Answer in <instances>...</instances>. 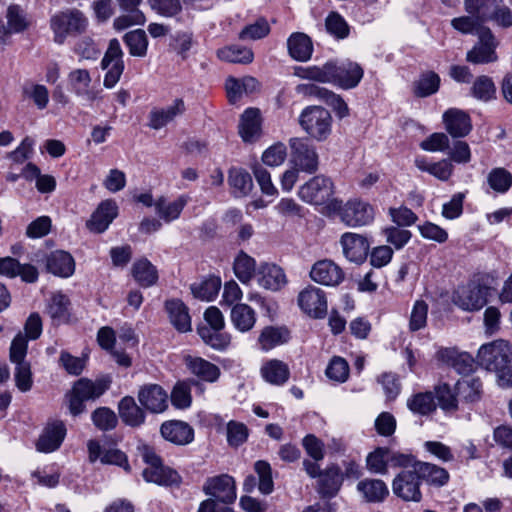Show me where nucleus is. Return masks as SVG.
I'll use <instances>...</instances> for the list:
<instances>
[{"mask_svg": "<svg viewBox=\"0 0 512 512\" xmlns=\"http://www.w3.org/2000/svg\"><path fill=\"white\" fill-rule=\"evenodd\" d=\"M441 361L453 367L459 374H468L473 370L474 359L467 353H459L453 349H443L438 352Z\"/></svg>", "mask_w": 512, "mask_h": 512, "instance_id": "obj_31", "label": "nucleus"}, {"mask_svg": "<svg viewBox=\"0 0 512 512\" xmlns=\"http://www.w3.org/2000/svg\"><path fill=\"white\" fill-rule=\"evenodd\" d=\"M340 216L341 220L348 226H364L373 221L374 209L365 201L349 200L342 208Z\"/></svg>", "mask_w": 512, "mask_h": 512, "instance_id": "obj_13", "label": "nucleus"}, {"mask_svg": "<svg viewBox=\"0 0 512 512\" xmlns=\"http://www.w3.org/2000/svg\"><path fill=\"white\" fill-rule=\"evenodd\" d=\"M68 81L73 91L78 96L89 95L88 87L91 83V76L86 69H75L68 75Z\"/></svg>", "mask_w": 512, "mask_h": 512, "instance_id": "obj_55", "label": "nucleus"}, {"mask_svg": "<svg viewBox=\"0 0 512 512\" xmlns=\"http://www.w3.org/2000/svg\"><path fill=\"white\" fill-rule=\"evenodd\" d=\"M443 122L447 132L454 138L465 137L472 130L470 116L460 109H448L443 114Z\"/></svg>", "mask_w": 512, "mask_h": 512, "instance_id": "obj_19", "label": "nucleus"}, {"mask_svg": "<svg viewBox=\"0 0 512 512\" xmlns=\"http://www.w3.org/2000/svg\"><path fill=\"white\" fill-rule=\"evenodd\" d=\"M119 416L131 427H139L145 422V412L131 396L123 397L118 404Z\"/></svg>", "mask_w": 512, "mask_h": 512, "instance_id": "obj_30", "label": "nucleus"}, {"mask_svg": "<svg viewBox=\"0 0 512 512\" xmlns=\"http://www.w3.org/2000/svg\"><path fill=\"white\" fill-rule=\"evenodd\" d=\"M68 297L62 293L54 294L48 304L47 312L57 324L65 323L69 318Z\"/></svg>", "mask_w": 512, "mask_h": 512, "instance_id": "obj_42", "label": "nucleus"}, {"mask_svg": "<svg viewBox=\"0 0 512 512\" xmlns=\"http://www.w3.org/2000/svg\"><path fill=\"white\" fill-rule=\"evenodd\" d=\"M488 20H493L502 27H511L512 11L508 6L502 3V0H499V2H495V5H493V8L490 10Z\"/></svg>", "mask_w": 512, "mask_h": 512, "instance_id": "obj_64", "label": "nucleus"}, {"mask_svg": "<svg viewBox=\"0 0 512 512\" xmlns=\"http://www.w3.org/2000/svg\"><path fill=\"white\" fill-rule=\"evenodd\" d=\"M118 214V206L113 200H105L99 204L93 212L90 219L86 222V227L93 233L104 232Z\"/></svg>", "mask_w": 512, "mask_h": 512, "instance_id": "obj_17", "label": "nucleus"}, {"mask_svg": "<svg viewBox=\"0 0 512 512\" xmlns=\"http://www.w3.org/2000/svg\"><path fill=\"white\" fill-rule=\"evenodd\" d=\"M388 457L389 449L377 448L368 454L366 459L367 468L374 473L385 474L389 463Z\"/></svg>", "mask_w": 512, "mask_h": 512, "instance_id": "obj_57", "label": "nucleus"}, {"mask_svg": "<svg viewBox=\"0 0 512 512\" xmlns=\"http://www.w3.org/2000/svg\"><path fill=\"white\" fill-rule=\"evenodd\" d=\"M188 202V196L182 195L173 202H168L164 197L155 201V211L165 222L169 223L177 219Z\"/></svg>", "mask_w": 512, "mask_h": 512, "instance_id": "obj_34", "label": "nucleus"}, {"mask_svg": "<svg viewBox=\"0 0 512 512\" xmlns=\"http://www.w3.org/2000/svg\"><path fill=\"white\" fill-rule=\"evenodd\" d=\"M217 55L221 60L241 64L251 63L254 57L251 49L237 45H231L219 49Z\"/></svg>", "mask_w": 512, "mask_h": 512, "instance_id": "obj_44", "label": "nucleus"}, {"mask_svg": "<svg viewBox=\"0 0 512 512\" xmlns=\"http://www.w3.org/2000/svg\"><path fill=\"white\" fill-rule=\"evenodd\" d=\"M432 392H420L407 401L408 408L415 414L429 415L436 410V403Z\"/></svg>", "mask_w": 512, "mask_h": 512, "instance_id": "obj_43", "label": "nucleus"}, {"mask_svg": "<svg viewBox=\"0 0 512 512\" xmlns=\"http://www.w3.org/2000/svg\"><path fill=\"white\" fill-rule=\"evenodd\" d=\"M132 275L142 287H150L158 280L156 267L146 258L137 260L132 266Z\"/></svg>", "mask_w": 512, "mask_h": 512, "instance_id": "obj_37", "label": "nucleus"}, {"mask_svg": "<svg viewBox=\"0 0 512 512\" xmlns=\"http://www.w3.org/2000/svg\"><path fill=\"white\" fill-rule=\"evenodd\" d=\"M263 378L273 385H283L289 378L290 371L284 362L270 360L261 368Z\"/></svg>", "mask_w": 512, "mask_h": 512, "instance_id": "obj_40", "label": "nucleus"}, {"mask_svg": "<svg viewBox=\"0 0 512 512\" xmlns=\"http://www.w3.org/2000/svg\"><path fill=\"white\" fill-rule=\"evenodd\" d=\"M141 453L144 462L148 465L142 472L143 478L147 482L164 486L177 483L179 478L177 472L165 467L160 457L151 447L143 446Z\"/></svg>", "mask_w": 512, "mask_h": 512, "instance_id": "obj_5", "label": "nucleus"}, {"mask_svg": "<svg viewBox=\"0 0 512 512\" xmlns=\"http://www.w3.org/2000/svg\"><path fill=\"white\" fill-rule=\"evenodd\" d=\"M203 492L225 505L234 503L237 497L235 480L228 474L208 478L203 485Z\"/></svg>", "mask_w": 512, "mask_h": 512, "instance_id": "obj_8", "label": "nucleus"}, {"mask_svg": "<svg viewBox=\"0 0 512 512\" xmlns=\"http://www.w3.org/2000/svg\"><path fill=\"white\" fill-rule=\"evenodd\" d=\"M415 469H417L421 481L424 480L430 485L441 487L449 481L448 471L435 464L420 461L415 464Z\"/></svg>", "mask_w": 512, "mask_h": 512, "instance_id": "obj_33", "label": "nucleus"}, {"mask_svg": "<svg viewBox=\"0 0 512 512\" xmlns=\"http://www.w3.org/2000/svg\"><path fill=\"white\" fill-rule=\"evenodd\" d=\"M239 133L245 142H254L260 137L261 118L257 108H248L241 115Z\"/></svg>", "mask_w": 512, "mask_h": 512, "instance_id": "obj_25", "label": "nucleus"}, {"mask_svg": "<svg viewBox=\"0 0 512 512\" xmlns=\"http://www.w3.org/2000/svg\"><path fill=\"white\" fill-rule=\"evenodd\" d=\"M290 338L289 331L284 327H265L260 336L259 344L263 350H270L278 345L286 343Z\"/></svg>", "mask_w": 512, "mask_h": 512, "instance_id": "obj_41", "label": "nucleus"}, {"mask_svg": "<svg viewBox=\"0 0 512 512\" xmlns=\"http://www.w3.org/2000/svg\"><path fill=\"white\" fill-rule=\"evenodd\" d=\"M291 157L295 166L307 173H314L318 169L319 159L316 149L307 141L299 138L291 139Z\"/></svg>", "mask_w": 512, "mask_h": 512, "instance_id": "obj_12", "label": "nucleus"}, {"mask_svg": "<svg viewBox=\"0 0 512 512\" xmlns=\"http://www.w3.org/2000/svg\"><path fill=\"white\" fill-rule=\"evenodd\" d=\"M231 321L239 331H249L253 328L256 321L255 312L247 304H236L231 309Z\"/></svg>", "mask_w": 512, "mask_h": 512, "instance_id": "obj_39", "label": "nucleus"}, {"mask_svg": "<svg viewBox=\"0 0 512 512\" xmlns=\"http://www.w3.org/2000/svg\"><path fill=\"white\" fill-rule=\"evenodd\" d=\"M455 391L459 402L474 403L481 398L482 383L479 378L458 380Z\"/></svg>", "mask_w": 512, "mask_h": 512, "instance_id": "obj_36", "label": "nucleus"}, {"mask_svg": "<svg viewBox=\"0 0 512 512\" xmlns=\"http://www.w3.org/2000/svg\"><path fill=\"white\" fill-rule=\"evenodd\" d=\"M480 366L488 371H496L511 363L512 346L503 339L495 340L480 347L477 355Z\"/></svg>", "mask_w": 512, "mask_h": 512, "instance_id": "obj_4", "label": "nucleus"}, {"mask_svg": "<svg viewBox=\"0 0 512 512\" xmlns=\"http://www.w3.org/2000/svg\"><path fill=\"white\" fill-rule=\"evenodd\" d=\"M249 435L247 426L241 422L230 421L227 424V442L231 447L237 448L246 442Z\"/></svg>", "mask_w": 512, "mask_h": 512, "instance_id": "obj_60", "label": "nucleus"}, {"mask_svg": "<svg viewBox=\"0 0 512 512\" xmlns=\"http://www.w3.org/2000/svg\"><path fill=\"white\" fill-rule=\"evenodd\" d=\"M478 43L467 52L466 60L473 64H487L497 61V42L489 28L479 31Z\"/></svg>", "mask_w": 512, "mask_h": 512, "instance_id": "obj_11", "label": "nucleus"}, {"mask_svg": "<svg viewBox=\"0 0 512 512\" xmlns=\"http://www.w3.org/2000/svg\"><path fill=\"white\" fill-rule=\"evenodd\" d=\"M254 469L259 477L258 488L263 494H270L273 491L272 469L267 461L259 460L255 463Z\"/></svg>", "mask_w": 512, "mask_h": 512, "instance_id": "obj_56", "label": "nucleus"}, {"mask_svg": "<svg viewBox=\"0 0 512 512\" xmlns=\"http://www.w3.org/2000/svg\"><path fill=\"white\" fill-rule=\"evenodd\" d=\"M499 0H464L465 11L470 15L488 21L490 10Z\"/></svg>", "mask_w": 512, "mask_h": 512, "instance_id": "obj_61", "label": "nucleus"}, {"mask_svg": "<svg viewBox=\"0 0 512 512\" xmlns=\"http://www.w3.org/2000/svg\"><path fill=\"white\" fill-rule=\"evenodd\" d=\"M299 124L310 137L324 141L331 134L332 117L330 112L321 106H309L300 114Z\"/></svg>", "mask_w": 512, "mask_h": 512, "instance_id": "obj_3", "label": "nucleus"}, {"mask_svg": "<svg viewBox=\"0 0 512 512\" xmlns=\"http://www.w3.org/2000/svg\"><path fill=\"white\" fill-rule=\"evenodd\" d=\"M435 394L440 408L445 412H455L458 409V397L455 389L452 390L446 383L435 387Z\"/></svg>", "mask_w": 512, "mask_h": 512, "instance_id": "obj_49", "label": "nucleus"}, {"mask_svg": "<svg viewBox=\"0 0 512 512\" xmlns=\"http://www.w3.org/2000/svg\"><path fill=\"white\" fill-rule=\"evenodd\" d=\"M6 17L11 33H20L29 26L26 14L18 5H10L7 9Z\"/></svg>", "mask_w": 512, "mask_h": 512, "instance_id": "obj_59", "label": "nucleus"}, {"mask_svg": "<svg viewBox=\"0 0 512 512\" xmlns=\"http://www.w3.org/2000/svg\"><path fill=\"white\" fill-rule=\"evenodd\" d=\"M184 112V101L180 98L175 99L171 106L161 109H153L149 113V126L152 129L159 130L173 121L178 115H182Z\"/></svg>", "mask_w": 512, "mask_h": 512, "instance_id": "obj_23", "label": "nucleus"}, {"mask_svg": "<svg viewBox=\"0 0 512 512\" xmlns=\"http://www.w3.org/2000/svg\"><path fill=\"white\" fill-rule=\"evenodd\" d=\"M486 21L477 17V15H465L453 18L451 26L462 34H478L480 29L484 28L482 25Z\"/></svg>", "mask_w": 512, "mask_h": 512, "instance_id": "obj_52", "label": "nucleus"}, {"mask_svg": "<svg viewBox=\"0 0 512 512\" xmlns=\"http://www.w3.org/2000/svg\"><path fill=\"white\" fill-rule=\"evenodd\" d=\"M258 283L265 289L277 291L285 285L286 276L276 264L264 263L258 270Z\"/></svg>", "mask_w": 512, "mask_h": 512, "instance_id": "obj_26", "label": "nucleus"}, {"mask_svg": "<svg viewBox=\"0 0 512 512\" xmlns=\"http://www.w3.org/2000/svg\"><path fill=\"white\" fill-rule=\"evenodd\" d=\"M66 435V428L63 422L56 421L49 424L36 442V448L40 452L49 453L57 450L62 444Z\"/></svg>", "mask_w": 512, "mask_h": 512, "instance_id": "obj_22", "label": "nucleus"}, {"mask_svg": "<svg viewBox=\"0 0 512 512\" xmlns=\"http://www.w3.org/2000/svg\"><path fill=\"white\" fill-rule=\"evenodd\" d=\"M294 75L320 83H331L342 89L355 88L364 75L363 68L352 61H328L322 66L296 67Z\"/></svg>", "mask_w": 512, "mask_h": 512, "instance_id": "obj_1", "label": "nucleus"}, {"mask_svg": "<svg viewBox=\"0 0 512 512\" xmlns=\"http://www.w3.org/2000/svg\"><path fill=\"white\" fill-rule=\"evenodd\" d=\"M357 490L368 503L383 502L389 495L387 485L380 479H364L358 482Z\"/></svg>", "mask_w": 512, "mask_h": 512, "instance_id": "obj_28", "label": "nucleus"}, {"mask_svg": "<svg viewBox=\"0 0 512 512\" xmlns=\"http://www.w3.org/2000/svg\"><path fill=\"white\" fill-rule=\"evenodd\" d=\"M167 393L157 384H148L140 388L138 400L151 413H162L168 407Z\"/></svg>", "mask_w": 512, "mask_h": 512, "instance_id": "obj_15", "label": "nucleus"}, {"mask_svg": "<svg viewBox=\"0 0 512 512\" xmlns=\"http://www.w3.org/2000/svg\"><path fill=\"white\" fill-rule=\"evenodd\" d=\"M165 309L169 315L171 324L179 332L191 330V317L188 307L179 299H171L165 302Z\"/></svg>", "mask_w": 512, "mask_h": 512, "instance_id": "obj_27", "label": "nucleus"}, {"mask_svg": "<svg viewBox=\"0 0 512 512\" xmlns=\"http://www.w3.org/2000/svg\"><path fill=\"white\" fill-rule=\"evenodd\" d=\"M233 269L236 277L243 283H248L255 274L256 262L254 258L241 251L235 258Z\"/></svg>", "mask_w": 512, "mask_h": 512, "instance_id": "obj_46", "label": "nucleus"}, {"mask_svg": "<svg viewBox=\"0 0 512 512\" xmlns=\"http://www.w3.org/2000/svg\"><path fill=\"white\" fill-rule=\"evenodd\" d=\"M341 245L343 253L349 261L360 264L366 260L370 244L365 236L344 233L341 236Z\"/></svg>", "mask_w": 512, "mask_h": 512, "instance_id": "obj_16", "label": "nucleus"}, {"mask_svg": "<svg viewBox=\"0 0 512 512\" xmlns=\"http://www.w3.org/2000/svg\"><path fill=\"white\" fill-rule=\"evenodd\" d=\"M487 182L495 192L505 193L512 186V175L504 168H494L489 172Z\"/></svg>", "mask_w": 512, "mask_h": 512, "instance_id": "obj_54", "label": "nucleus"}, {"mask_svg": "<svg viewBox=\"0 0 512 512\" xmlns=\"http://www.w3.org/2000/svg\"><path fill=\"white\" fill-rule=\"evenodd\" d=\"M185 363L192 374L207 382H215L220 375L219 368L200 357H185Z\"/></svg>", "mask_w": 512, "mask_h": 512, "instance_id": "obj_32", "label": "nucleus"}, {"mask_svg": "<svg viewBox=\"0 0 512 512\" xmlns=\"http://www.w3.org/2000/svg\"><path fill=\"white\" fill-rule=\"evenodd\" d=\"M270 32V27L265 19H259L254 24L247 25L239 33V38L242 40H257L267 36Z\"/></svg>", "mask_w": 512, "mask_h": 512, "instance_id": "obj_63", "label": "nucleus"}, {"mask_svg": "<svg viewBox=\"0 0 512 512\" xmlns=\"http://www.w3.org/2000/svg\"><path fill=\"white\" fill-rule=\"evenodd\" d=\"M47 270L60 277H69L74 273L75 262L73 257L65 251L52 252L46 260Z\"/></svg>", "mask_w": 512, "mask_h": 512, "instance_id": "obj_29", "label": "nucleus"}, {"mask_svg": "<svg viewBox=\"0 0 512 512\" xmlns=\"http://www.w3.org/2000/svg\"><path fill=\"white\" fill-rule=\"evenodd\" d=\"M228 183L235 197L247 196L253 188L251 175L239 168H233L229 171Z\"/></svg>", "mask_w": 512, "mask_h": 512, "instance_id": "obj_38", "label": "nucleus"}, {"mask_svg": "<svg viewBox=\"0 0 512 512\" xmlns=\"http://www.w3.org/2000/svg\"><path fill=\"white\" fill-rule=\"evenodd\" d=\"M440 77L434 72H427L414 82L413 90L417 97H427L439 89Z\"/></svg>", "mask_w": 512, "mask_h": 512, "instance_id": "obj_48", "label": "nucleus"}, {"mask_svg": "<svg viewBox=\"0 0 512 512\" xmlns=\"http://www.w3.org/2000/svg\"><path fill=\"white\" fill-rule=\"evenodd\" d=\"M300 308L313 318H323L327 313V299L324 291L314 286H308L299 293Z\"/></svg>", "mask_w": 512, "mask_h": 512, "instance_id": "obj_14", "label": "nucleus"}, {"mask_svg": "<svg viewBox=\"0 0 512 512\" xmlns=\"http://www.w3.org/2000/svg\"><path fill=\"white\" fill-rule=\"evenodd\" d=\"M310 277L313 281L326 285L336 286L344 279L342 269L330 260H321L316 262L311 271Z\"/></svg>", "mask_w": 512, "mask_h": 512, "instance_id": "obj_18", "label": "nucleus"}, {"mask_svg": "<svg viewBox=\"0 0 512 512\" xmlns=\"http://www.w3.org/2000/svg\"><path fill=\"white\" fill-rule=\"evenodd\" d=\"M490 294V287L471 283L458 290L454 297V302L463 310L478 311L486 305L487 298Z\"/></svg>", "mask_w": 512, "mask_h": 512, "instance_id": "obj_10", "label": "nucleus"}, {"mask_svg": "<svg viewBox=\"0 0 512 512\" xmlns=\"http://www.w3.org/2000/svg\"><path fill=\"white\" fill-rule=\"evenodd\" d=\"M289 55L296 61L306 62L313 54V43L311 38L302 32H295L287 40Z\"/></svg>", "mask_w": 512, "mask_h": 512, "instance_id": "obj_24", "label": "nucleus"}, {"mask_svg": "<svg viewBox=\"0 0 512 512\" xmlns=\"http://www.w3.org/2000/svg\"><path fill=\"white\" fill-rule=\"evenodd\" d=\"M343 482L341 468L336 464L329 465L318 478V493L323 498H332L340 490Z\"/></svg>", "mask_w": 512, "mask_h": 512, "instance_id": "obj_21", "label": "nucleus"}, {"mask_svg": "<svg viewBox=\"0 0 512 512\" xmlns=\"http://www.w3.org/2000/svg\"><path fill=\"white\" fill-rule=\"evenodd\" d=\"M325 26L328 33L338 39H344L349 35V26L347 22L337 12H331L327 16Z\"/></svg>", "mask_w": 512, "mask_h": 512, "instance_id": "obj_58", "label": "nucleus"}, {"mask_svg": "<svg viewBox=\"0 0 512 512\" xmlns=\"http://www.w3.org/2000/svg\"><path fill=\"white\" fill-rule=\"evenodd\" d=\"M88 25V18L76 8L62 10L50 19V28L54 33V41L57 44H63L68 36L85 33Z\"/></svg>", "mask_w": 512, "mask_h": 512, "instance_id": "obj_2", "label": "nucleus"}, {"mask_svg": "<svg viewBox=\"0 0 512 512\" xmlns=\"http://www.w3.org/2000/svg\"><path fill=\"white\" fill-rule=\"evenodd\" d=\"M123 51L117 39H111L107 51L101 61L102 69H106L107 73L104 77V86L113 88L120 80L124 71Z\"/></svg>", "mask_w": 512, "mask_h": 512, "instance_id": "obj_9", "label": "nucleus"}, {"mask_svg": "<svg viewBox=\"0 0 512 512\" xmlns=\"http://www.w3.org/2000/svg\"><path fill=\"white\" fill-rule=\"evenodd\" d=\"M222 329H214L210 327L198 328V334L201 339L215 349H225L230 343V336L221 332Z\"/></svg>", "mask_w": 512, "mask_h": 512, "instance_id": "obj_50", "label": "nucleus"}, {"mask_svg": "<svg viewBox=\"0 0 512 512\" xmlns=\"http://www.w3.org/2000/svg\"><path fill=\"white\" fill-rule=\"evenodd\" d=\"M334 184L330 178L317 175L303 184L298 191L301 200L312 205H323L332 200Z\"/></svg>", "mask_w": 512, "mask_h": 512, "instance_id": "obj_6", "label": "nucleus"}, {"mask_svg": "<svg viewBox=\"0 0 512 512\" xmlns=\"http://www.w3.org/2000/svg\"><path fill=\"white\" fill-rule=\"evenodd\" d=\"M162 437L176 445H186L193 441L194 430L186 422L172 420L161 425Z\"/></svg>", "mask_w": 512, "mask_h": 512, "instance_id": "obj_20", "label": "nucleus"}, {"mask_svg": "<svg viewBox=\"0 0 512 512\" xmlns=\"http://www.w3.org/2000/svg\"><path fill=\"white\" fill-rule=\"evenodd\" d=\"M93 424L100 431L113 430L118 424V418L113 410L108 407H99L92 412Z\"/></svg>", "mask_w": 512, "mask_h": 512, "instance_id": "obj_51", "label": "nucleus"}, {"mask_svg": "<svg viewBox=\"0 0 512 512\" xmlns=\"http://www.w3.org/2000/svg\"><path fill=\"white\" fill-rule=\"evenodd\" d=\"M123 40L129 48V53L135 57H144L147 54L148 40L145 31L137 29L126 33Z\"/></svg>", "mask_w": 512, "mask_h": 512, "instance_id": "obj_47", "label": "nucleus"}, {"mask_svg": "<svg viewBox=\"0 0 512 512\" xmlns=\"http://www.w3.org/2000/svg\"><path fill=\"white\" fill-rule=\"evenodd\" d=\"M221 288V280L218 277H211L199 284H193L191 290L196 298L210 301L219 292Z\"/></svg>", "mask_w": 512, "mask_h": 512, "instance_id": "obj_53", "label": "nucleus"}, {"mask_svg": "<svg viewBox=\"0 0 512 512\" xmlns=\"http://www.w3.org/2000/svg\"><path fill=\"white\" fill-rule=\"evenodd\" d=\"M109 388V382L105 380L91 381L86 378L79 379L72 390L85 401L99 398Z\"/></svg>", "mask_w": 512, "mask_h": 512, "instance_id": "obj_35", "label": "nucleus"}, {"mask_svg": "<svg viewBox=\"0 0 512 512\" xmlns=\"http://www.w3.org/2000/svg\"><path fill=\"white\" fill-rule=\"evenodd\" d=\"M470 92L477 100L488 102L495 98L496 86L490 77L481 75L473 82Z\"/></svg>", "mask_w": 512, "mask_h": 512, "instance_id": "obj_45", "label": "nucleus"}, {"mask_svg": "<svg viewBox=\"0 0 512 512\" xmlns=\"http://www.w3.org/2000/svg\"><path fill=\"white\" fill-rule=\"evenodd\" d=\"M326 375L331 380L344 382L349 375V365L341 357H334L326 368Z\"/></svg>", "mask_w": 512, "mask_h": 512, "instance_id": "obj_62", "label": "nucleus"}, {"mask_svg": "<svg viewBox=\"0 0 512 512\" xmlns=\"http://www.w3.org/2000/svg\"><path fill=\"white\" fill-rule=\"evenodd\" d=\"M421 479L417 469H403L393 479V493L406 502H420L422 499Z\"/></svg>", "mask_w": 512, "mask_h": 512, "instance_id": "obj_7", "label": "nucleus"}]
</instances>
